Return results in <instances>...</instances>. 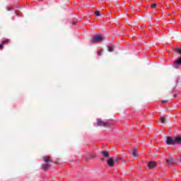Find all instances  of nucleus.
Returning a JSON list of instances; mask_svg holds the SVG:
<instances>
[{
  "label": "nucleus",
  "mask_w": 181,
  "mask_h": 181,
  "mask_svg": "<svg viewBox=\"0 0 181 181\" xmlns=\"http://www.w3.org/2000/svg\"><path fill=\"white\" fill-rule=\"evenodd\" d=\"M0 49H4V45L0 44Z\"/></svg>",
  "instance_id": "obj_21"
},
{
  "label": "nucleus",
  "mask_w": 181,
  "mask_h": 181,
  "mask_svg": "<svg viewBox=\"0 0 181 181\" xmlns=\"http://www.w3.org/2000/svg\"><path fill=\"white\" fill-rule=\"evenodd\" d=\"M148 168L149 169H154V168H156V162L154 161H150L148 165Z\"/></svg>",
  "instance_id": "obj_7"
},
{
  "label": "nucleus",
  "mask_w": 181,
  "mask_h": 181,
  "mask_svg": "<svg viewBox=\"0 0 181 181\" xmlns=\"http://www.w3.org/2000/svg\"><path fill=\"white\" fill-rule=\"evenodd\" d=\"M95 16H101V15L100 14V11H96L95 12Z\"/></svg>",
  "instance_id": "obj_15"
},
{
  "label": "nucleus",
  "mask_w": 181,
  "mask_h": 181,
  "mask_svg": "<svg viewBox=\"0 0 181 181\" xmlns=\"http://www.w3.org/2000/svg\"><path fill=\"white\" fill-rule=\"evenodd\" d=\"M166 163L170 166H171V165H173L175 163V158L173 157V156H170L169 158L166 159Z\"/></svg>",
  "instance_id": "obj_5"
},
{
  "label": "nucleus",
  "mask_w": 181,
  "mask_h": 181,
  "mask_svg": "<svg viewBox=\"0 0 181 181\" xmlns=\"http://www.w3.org/2000/svg\"><path fill=\"white\" fill-rule=\"evenodd\" d=\"M173 97H174V98H176V97H177V94H175V95H173Z\"/></svg>",
  "instance_id": "obj_25"
},
{
  "label": "nucleus",
  "mask_w": 181,
  "mask_h": 181,
  "mask_svg": "<svg viewBox=\"0 0 181 181\" xmlns=\"http://www.w3.org/2000/svg\"><path fill=\"white\" fill-rule=\"evenodd\" d=\"M102 155H103V156L105 158H109L110 157V153L108 151H101Z\"/></svg>",
  "instance_id": "obj_10"
},
{
  "label": "nucleus",
  "mask_w": 181,
  "mask_h": 181,
  "mask_svg": "<svg viewBox=\"0 0 181 181\" xmlns=\"http://www.w3.org/2000/svg\"><path fill=\"white\" fill-rule=\"evenodd\" d=\"M175 145H180L181 144V135L176 136L174 138Z\"/></svg>",
  "instance_id": "obj_6"
},
{
  "label": "nucleus",
  "mask_w": 181,
  "mask_h": 181,
  "mask_svg": "<svg viewBox=\"0 0 181 181\" xmlns=\"http://www.w3.org/2000/svg\"><path fill=\"white\" fill-rule=\"evenodd\" d=\"M103 52H104V49H100L98 52V54H99V56H103Z\"/></svg>",
  "instance_id": "obj_14"
},
{
  "label": "nucleus",
  "mask_w": 181,
  "mask_h": 181,
  "mask_svg": "<svg viewBox=\"0 0 181 181\" xmlns=\"http://www.w3.org/2000/svg\"><path fill=\"white\" fill-rule=\"evenodd\" d=\"M10 10H11V8H8V11H10Z\"/></svg>",
  "instance_id": "obj_26"
},
{
  "label": "nucleus",
  "mask_w": 181,
  "mask_h": 181,
  "mask_svg": "<svg viewBox=\"0 0 181 181\" xmlns=\"http://www.w3.org/2000/svg\"><path fill=\"white\" fill-rule=\"evenodd\" d=\"M165 142L167 145H175V139L172 138L170 136H167Z\"/></svg>",
  "instance_id": "obj_4"
},
{
  "label": "nucleus",
  "mask_w": 181,
  "mask_h": 181,
  "mask_svg": "<svg viewBox=\"0 0 181 181\" xmlns=\"http://www.w3.org/2000/svg\"><path fill=\"white\" fill-rule=\"evenodd\" d=\"M100 160L104 161V160H105V158H100Z\"/></svg>",
  "instance_id": "obj_24"
},
{
  "label": "nucleus",
  "mask_w": 181,
  "mask_h": 181,
  "mask_svg": "<svg viewBox=\"0 0 181 181\" xmlns=\"http://www.w3.org/2000/svg\"><path fill=\"white\" fill-rule=\"evenodd\" d=\"M175 52H176V53H179V54H181V49H180V48H177Z\"/></svg>",
  "instance_id": "obj_17"
},
{
  "label": "nucleus",
  "mask_w": 181,
  "mask_h": 181,
  "mask_svg": "<svg viewBox=\"0 0 181 181\" xmlns=\"http://www.w3.org/2000/svg\"><path fill=\"white\" fill-rule=\"evenodd\" d=\"M107 165L108 166H110V168H112V166H114V158H110L107 160Z\"/></svg>",
  "instance_id": "obj_8"
},
{
  "label": "nucleus",
  "mask_w": 181,
  "mask_h": 181,
  "mask_svg": "<svg viewBox=\"0 0 181 181\" xmlns=\"http://www.w3.org/2000/svg\"><path fill=\"white\" fill-rule=\"evenodd\" d=\"M72 24L74 25V26H76V25H77V21H74Z\"/></svg>",
  "instance_id": "obj_20"
},
{
  "label": "nucleus",
  "mask_w": 181,
  "mask_h": 181,
  "mask_svg": "<svg viewBox=\"0 0 181 181\" xmlns=\"http://www.w3.org/2000/svg\"><path fill=\"white\" fill-rule=\"evenodd\" d=\"M177 83H179V81H177Z\"/></svg>",
  "instance_id": "obj_27"
},
{
  "label": "nucleus",
  "mask_w": 181,
  "mask_h": 181,
  "mask_svg": "<svg viewBox=\"0 0 181 181\" xmlns=\"http://www.w3.org/2000/svg\"><path fill=\"white\" fill-rule=\"evenodd\" d=\"M90 157H91V158H95V155H94V154H90Z\"/></svg>",
  "instance_id": "obj_22"
},
{
  "label": "nucleus",
  "mask_w": 181,
  "mask_h": 181,
  "mask_svg": "<svg viewBox=\"0 0 181 181\" xmlns=\"http://www.w3.org/2000/svg\"><path fill=\"white\" fill-rule=\"evenodd\" d=\"M165 119L164 117H160V122L161 124H165Z\"/></svg>",
  "instance_id": "obj_13"
},
{
  "label": "nucleus",
  "mask_w": 181,
  "mask_h": 181,
  "mask_svg": "<svg viewBox=\"0 0 181 181\" xmlns=\"http://www.w3.org/2000/svg\"><path fill=\"white\" fill-rule=\"evenodd\" d=\"M113 160H114V163H118V162H119V158H116L115 159H113Z\"/></svg>",
  "instance_id": "obj_16"
},
{
  "label": "nucleus",
  "mask_w": 181,
  "mask_h": 181,
  "mask_svg": "<svg viewBox=\"0 0 181 181\" xmlns=\"http://www.w3.org/2000/svg\"><path fill=\"white\" fill-rule=\"evenodd\" d=\"M115 46L114 45H110L107 47V50L108 52H113L114 51V49H115Z\"/></svg>",
  "instance_id": "obj_11"
},
{
  "label": "nucleus",
  "mask_w": 181,
  "mask_h": 181,
  "mask_svg": "<svg viewBox=\"0 0 181 181\" xmlns=\"http://www.w3.org/2000/svg\"><path fill=\"white\" fill-rule=\"evenodd\" d=\"M132 155L134 156V158L138 156V148H135L132 150Z\"/></svg>",
  "instance_id": "obj_9"
},
{
  "label": "nucleus",
  "mask_w": 181,
  "mask_h": 181,
  "mask_svg": "<svg viewBox=\"0 0 181 181\" xmlns=\"http://www.w3.org/2000/svg\"><path fill=\"white\" fill-rule=\"evenodd\" d=\"M43 160L45 162V164L42 165V169H47V168L52 166V163H53V161L50 160L49 157H43Z\"/></svg>",
  "instance_id": "obj_2"
},
{
  "label": "nucleus",
  "mask_w": 181,
  "mask_h": 181,
  "mask_svg": "<svg viewBox=\"0 0 181 181\" xmlns=\"http://www.w3.org/2000/svg\"><path fill=\"white\" fill-rule=\"evenodd\" d=\"M97 124L98 127H108V125H110L108 122H104L101 120V119H97Z\"/></svg>",
  "instance_id": "obj_3"
},
{
  "label": "nucleus",
  "mask_w": 181,
  "mask_h": 181,
  "mask_svg": "<svg viewBox=\"0 0 181 181\" xmlns=\"http://www.w3.org/2000/svg\"><path fill=\"white\" fill-rule=\"evenodd\" d=\"M105 40V35H95L90 40V43H100Z\"/></svg>",
  "instance_id": "obj_1"
},
{
  "label": "nucleus",
  "mask_w": 181,
  "mask_h": 181,
  "mask_svg": "<svg viewBox=\"0 0 181 181\" xmlns=\"http://www.w3.org/2000/svg\"><path fill=\"white\" fill-rule=\"evenodd\" d=\"M176 64H180L181 65V57L178 58L176 61H175Z\"/></svg>",
  "instance_id": "obj_12"
},
{
  "label": "nucleus",
  "mask_w": 181,
  "mask_h": 181,
  "mask_svg": "<svg viewBox=\"0 0 181 181\" xmlns=\"http://www.w3.org/2000/svg\"><path fill=\"white\" fill-rule=\"evenodd\" d=\"M156 6H158V5L156 4H153L151 5V7L153 8H156Z\"/></svg>",
  "instance_id": "obj_19"
},
{
  "label": "nucleus",
  "mask_w": 181,
  "mask_h": 181,
  "mask_svg": "<svg viewBox=\"0 0 181 181\" xmlns=\"http://www.w3.org/2000/svg\"><path fill=\"white\" fill-rule=\"evenodd\" d=\"M161 103H162L163 104H165V103H166V100H162Z\"/></svg>",
  "instance_id": "obj_23"
},
{
  "label": "nucleus",
  "mask_w": 181,
  "mask_h": 181,
  "mask_svg": "<svg viewBox=\"0 0 181 181\" xmlns=\"http://www.w3.org/2000/svg\"><path fill=\"white\" fill-rule=\"evenodd\" d=\"M6 43H9V40H4V41H2V42H1V44H2L3 45H5Z\"/></svg>",
  "instance_id": "obj_18"
}]
</instances>
